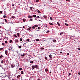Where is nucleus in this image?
I'll return each instance as SVG.
<instances>
[{
	"label": "nucleus",
	"instance_id": "f257e3e1",
	"mask_svg": "<svg viewBox=\"0 0 80 80\" xmlns=\"http://www.w3.org/2000/svg\"><path fill=\"white\" fill-rule=\"evenodd\" d=\"M35 68H36L37 69H38V68H38V65H36L35 66Z\"/></svg>",
	"mask_w": 80,
	"mask_h": 80
},
{
	"label": "nucleus",
	"instance_id": "f03ea898",
	"mask_svg": "<svg viewBox=\"0 0 80 80\" xmlns=\"http://www.w3.org/2000/svg\"><path fill=\"white\" fill-rule=\"evenodd\" d=\"M5 53L6 55H8V51H7V50L6 51H5Z\"/></svg>",
	"mask_w": 80,
	"mask_h": 80
},
{
	"label": "nucleus",
	"instance_id": "7ed1b4c3",
	"mask_svg": "<svg viewBox=\"0 0 80 80\" xmlns=\"http://www.w3.org/2000/svg\"><path fill=\"white\" fill-rule=\"evenodd\" d=\"M31 29H32V27H30L28 28L27 30L28 31H30V30H31Z\"/></svg>",
	"mask_w": 80,
	"mask_h": 80
},
{
	"label": "nucleus",
	"instance_id": "20e7f679",
	"mask_svg": "<svg viewBox=\"0 0 80 80\" xmlns=\"http://www.w3.org/2000/svg\"><path fill=\"white\" fill-rule=\"evenodd\" d=\"M15 42L16 43H18V39H16L15 40Z\"/></svg>",
	"mask_w": 80,
	"mask_h": 80
},
{
	"label": "nucleus",
	"instance_id": "39448f33",
	"mask_svg": "<svg viewBox=\"0 0 80 80\" xmlns=\"http://www.w3.org/2000/svg\"><path fill=\"white\" fill-rule=\"evenodd\" d=\"M35 68V66L32 65V69H34Z\"/></svg>",
	"mask_w": 80,
	"mask_h": 80
},
{
	"label": "nucleus",
	"instance_id": "423d86ee",
	"mask_svg": "<svg viewBox=\"0 0 80 80\" xmlns=\"http://www.w3.org/2000/svg\"><path fill=\"white\" fill-rule=\"evenodd\" d=\"M20 71L18 70H17L16 73H19L20 72Z\"/></svg>",
	"mask_w": 80,
	"mask_h": 80
},
{
	"label": "nucleus",
	"instance_id": "0eeeda50",
	"mask_svg": "<svg viewBox=\"0 0 80 80\" xmlns=\"http://www.w3.org/2000/svg\"><path fill=\"white\" fill-rule=\"evenodd\" d=\"M32 17H33V16H29L28 17V18H32Z\"/></svg>",
	"mask_w": 80,
	"mask_h": 80
},
{
	"label": "nucleus",
	"instance_id": "6e6552de",
	"mask_svg": "<svg viewBox=\"0 0 80 80\" xmlns=\"http://www.w3.org/2000/svg\"><path fill=\"white\" fill-rule=\"evenodd\" d=\"M49 24L50 25H53V24L51 22H49Z\"/></svg>",
	"mask_w": 80,
	"mask_h": 80
},
{
	"label": "nucleus",
	"instance_id": "1a4fd4ad",
	"mask_svg": "<svg viewBox=\"0 0 80 80\" xmlns=\"http://www.w3.org/2000/svg\"><path fill=\"white\" fill-rule=\"evenodd\" d=\"M25 55H26V54H23V55H21V57H24V56H25Z\"/></svg>",
	"mask_w": 80,
	"mask_h": 80
},
{
	"label": "nucleus",
	"instance_id": "9d476101",
	"mask_svg": "<svg viewBox=\"0 0 80 80\" xmlns=\"http://www.w3.org/2000/svg\"><path fill=\"white\" fill-rule=\"evenodd\" d=\"M3 62H4V61L3 60L1 61V62L2 64L3 63Z\"/></svg>",
	"mask_w": 80,
	"mask_h": 80
},
{
	"label": "nucleus",
	"instance_id": "9b49d317",
	"mask_svg": "<svg viewBox=\"0 0 80 80\" xmlns=\"http://www.w3.org/2000/svg\"><path fill=\"white\" fill-rule=\"evenodd\" d=\"M11 18H15V17L14 16H12Z\"/></svg>",
	"mask_w": 80,
	"mask_h": 80
},
{
	"label": "nucleus",
	"instance_id": "f8f14e48",
	"mask_svg": "<svg viewBox=\"0 0 80 80\" xmlns=\"http://www.w3.org/2000/svg\"><path fill=\"white\" fill-rule=\"evenodd\" d=\"M53 42H54V43H56V42H57V41H56L55 39H54L53 40Z\"/></svg>",
	"mask_w": 80,
	"mask_h": 80
},
{
	"label": "nucleus",
	"instance_id": "ddd939ff",
	"mask_svg": "<svg viewBox=\"0 0 80 80\" xmlns=\"http://www.w3.org/2000/svg\"><path fill=\"white\" fill-rule=\"evenodd\" d=\"M20 75H18L17 76V78H20Z\"/></svg>",
	"mask_w": 80,
	"mask_h": 80
},
{
	"label": "nucleus",
	"instance_id": "4468645a",
	"mask_svg": "<svg viewBox=\"0 0 80 80\" xmlns=\"http://www.w3.org/2000/svg\"><path fill=\"white\" fill-rule=\"evenodd\" d=\"M50 19L51 20H53V19L51 17H50Z\"/></svg>",
	"mask_w": 80,
	"mask_h": 80
},
{
	"label": "nucleus",
	"instance_id": "2eb2a0df",
	"mask_svg": "<svg viewBox=\"0 0 80 80\" xmlns=\"http://www.w3.org/2000/svg\"><path fill=\"white\" fill-rule=\"evenodd\" d=\"M57 23L58 25V26H60V23H59V22H57Z\"/></svg>",
	"mask_w": 80,
	"mask_h": 80
},
{
	"label": "nucleus",
	"instance_id": "dca6fc26",
	"mask_svg": "<svg viewBox=\"0 0 80 80\" xmlns=\"http://www.w3.org/2000/svg\"><path fill=\"white\" fill-rule=\"evenodd\" d=\"M30 10H32V11H33V10L32 8H33V7H30Z\"/></svg>",
	"mask_w": 80,
	"mask_h": 80
},
{
	"label": "nucleus",
	"instance_id": "f3484780",
	"mask_svg": "<svg viewBox=\"0 0 80 80\" xmlns=\"http://www.w3.org/2000/svg\"><path fill=\"white\" fill-rule=\"evenodd\" d=\"M38 13H41V12H40L39 10H38Z\"/></svg>",
	"mask_w": 80,
	"mask_h": 80
},
{
	"label": "nucleus",
	"instance_id": "a211bd4d",
	"mask_svg": "<svg viewBox=\"0 0 80 80\" xmlns=\"http://www.w3.org/2000/svg\"><path fill=\"white\" fill-rule=\"evenodd\" d=\"M19 70H22V68H19Z\"/></svg>",
	"mask_w": 80,
	"mask_h": 80
},
{
	"label": "nucleus",
	"instance_id": "6ab92c4d",
	"mask_svg": "<svg viewBox=\"0 0 80 80\" xmlns=\"http://www.w3.org/2000/svg\"><path fill=\"white\" fill-rule=\"evenodd\" d=\"M14 37H15L16 38H17V36L15 34L14 35Z\"/></svg>",
	"mask_w": 80,
	"mask_h": 80
},
{
	"label": "nucleus",
	"instance_id": "aec40b11",
	"mask_svg": "<svg viewBox=\"0 0 80 80\" xmlns=\"http://www.w3.org/2000/svg\"><path fill=\"white\" fill-rule=\"evenodd\" d=\"M30 63H33V61H30Z\"/></svg>",
	"mask_w": 80,
	"mask_h": 80
},
{
	"label": "nucleus",
	"instance_id": "412c9836",
	"mask_svg": "<svg viewBox=\"0 0 80 80\" xmlns=\"http://www.w3.org/2000/svg\"><path fill=\"white\" fill-rule=\"evenodd\" d=\"M33 17L35 18V17H37V16H36V15H33L32 17Z\"/></svg>",
	"mask_w": 80,
	"mask_h": 80
},
{
	"label": "nucleus",
	"instance_id": "4be33fe9",
	"mask_svg": "<svg viewBox=\"0 0 80 80\" xmlns=\"http://www.w3.org/2000/svg\"><path fill=\"white\" fill-rule=\"evenodd\" d=\"M21 74H23V71H22L21 73Z\"/></svg>",
	"mask_w": 80,
	"mask_h": 80
},
{
	"label": "nucleus",
	"instance_id": "5701e85b",
	"mask_svg": "<svg viewBox=\"0 0 80 80\" xmlns=\"http://www.w3.org/2000/svg\"><path fill=\"white\" fill-rule=\"evenodd\" d=\"M22 20H23V22H25V20H26L25 19H22Z\"/></svg>",
	"mask_w": 80,
	"mask_h": 80
},
{
	"label": "nucleus",
	"instance_id": "b1692460",
	"mask_svg": "<svg viewBox=\"0 0 80 80\" xmlns=\"http://www.w3.org/2000/svg\"><path fill=\"white\" fill-rule=\"evenodd\" d=\"M11 68H13L14 67V66L13 65H11Z\"/></svg>",
	"mask_w": 80,
	"mask_h": 80
},
{
	"label": "nucleus",
	"instance_id": "393cba45",
	"mask_svg": "<svg viewBox=\"0 0 80 80\" xmlns=\"http://www.w3.org/2000/svg\"><path fill=\"white\" fill-rule=\"evenodd\" d=\"M12 42V40H11L9 41V43H11Z\"/></svg>",
	"mask_w": 80,
	"mask_h": 80
},
{
	"label": "nucleus",
	"instance_id": "a878e982",
	"mask_svg": "<svg viewBox=\"0 0 80 80\" xmlns=\"http://www.w3.org/2000/svg\"><path fill=\"white\" fill-rule=\"evenodd\" d=\"M49 57L50 58H52V55H51V54H50L49 55Z\"/></svg>",
	"mask_w": 80,
	"mask_h": 80
},
{
	"label": "nucleus",
	"instance_id": "bb28decb",
	"mask_svg": "<svg viewBox=\"0 0 80 80\" xmlns=\"http://www.w3.org/2000/svg\"><path fill=\"white\" fill-rule=\"evenodd\" d=\"M45 72H48V69L47 68L45 70Z\"/></svg>",
	"mask_w": 80,
	"mask_h": 80
},
{
	"label": "nucleus",
	"instance_id": "cd10ccee",
	"mask_svg": "<svg viewBox=\"0 0 80 80\" xmlns=\"http://www.w3.org/2000/svg\"><path fill=\"white\" fill-rule=\"evenodd\" d=\"M45 58L46 60H48V59L47 58V57H45Z\"/></svg>",
	"mask_w": 80,
	"mask_h": 80
},
{
	"label": "nucleus",
	"instance_id": "c85d7f7f",
	"mask_svg": "<svg viewBox=\"0 0 80 80\" xmlns=\"http://www.w3.org/2000/svg\"><path fill=\"white\" fill-rule=\"evenodd\" d=\"M65 25H66V26H68V24L67 23H65Z\"/></svg>",
	"mask_w": 80,
	"mask_h": 80
},
{
	"label": "nucleus",
	"instance_id": "c756f323",
	"mask_svg": "<svg viewBox=\"0 0 80 80\" xmlns=\"http://www.w3.org/2000/svg\"><path fill=\"white\" fill-rule=\"evenodd\" d=\"M32 28H33V29H34V28H35V26H34L32 27Z\"/></svg>",
	"mask_w": 80,
	"mask_h": 80
},
{
	"label": "nucleus",
	"instance_id": "7c9ffc66",
	"mask_svg": "<svg viewBox=\"0 0 80 80\" xmlns=\"http://www.w3.org/2000/svg\"><path fill=\"white\" fill-rule=\"evenodd\" d=\"M6 17H7V16L4 15V16H3V18H6Z\"/></svg>",
	"mask_w": 80,
	"mask_h": 80
},
{
	"label": "nucleus",
	"instance_id": "2f4dec72",
	"mask_svg": "<svg viewBox=\"0 0 80 80\" xmlns=\"http://www.w3.org/2000/svg\"><path fill=\"white\" fill-rule=\"evenodd\" d=\"M39 39H36V41H39Z\"/></svg>",
	"mask_w": 80,
	"mask_h": 80
},
{
	"label": "nucleus",
	"instance_id": "473e14b6",
	"mask_svg": "<svg viewBox=\"0 0 80 80\" xmlns=\"http://www.w3.org/2000/svg\"><path fill=\"white\" fill-rule=\"evenodd\" d=\"M17 35H18V37H19L20 36V34H19V33H17Z\"/></svg>",
	"mask_w": 80,
	"mask_h": 80
},
{
	"label": "nucleus",
	"instance_id": "72a5a7b5",
	"mask_svg": "<svg viewBox=\"0 0 80 80\" xmlns=\"http://www.w3.org/2000/svg\"><path fill=\"white\" fill-rule=\"evenodd\" d=\"M3 57V55H1V56H0V58H2Z\"/></svg>",
	"mask_w": 80,
	"mask_h": 80
},
{
	"label": "nucleus",
	"instance_id": "f704fd0d",
	"mask_svg": "<svg viewBox=\"0 0 80 80\" xmlns=\"http://www.w3.org/2000/svg\"><path fill=\"white\" fill-rule=\"evenodd\" d=\"M22 38H20V42H22Z\"/></svg>",
	"mask_w": 80,
	"mask_h": 80
},
{
	"label": "nucleus",
	"instance_id": "c9c22d12",
	"mask_svg": "<svg viewBox=\"0 0 80 80\" xmlns=\"http://www.w3.org/2000/svg\"><path fill=\"white\" fill-rule=\"evenodd\" d=\"M43 17H44V18H47V16L44 15L43 16Z\"/></svg>",
	"mask_w": 80,
	"mask_h": 80
},
{
	"label": "nucleus",
	"instance_id": "e433bc0d",
	"mask_svg": "<svg viewBox=\"0 0 80 80\" xmlns=\"http://www.w3.org/2000/svg\"><path fill=\"white\" fill-rule=\"evenodd\" d=\"M29 40H30V39H27L26 41L27 42H28V41H29Z\"/></svg>",
	"mask_w": 80,
	"mask_h": 80
},
{
	"label": "nucleus",
	"instance_id": "4c0bfd02",
	"mask_svg": "<svg viewBox=\"0 0 80 80\" xmlns=\"http://www.w3.org/2000/svg\"><path fill=\"white\" fill-rule=\"evenodd\" d=\"M2 49H3V48H0V50H2Z\"/></svg>",
	"mask_w": 80,
	"mask_h": 80
},
{
	"label": "nucleus",
	"instance_id": "58836bf2",
	"mask_svg": "<svg viewBox=\"0 0 80 80\" xmlns=\"http://www.w3.org/2000/svg\"><path fill=\"white\" fill-rule=\"evenodd\" d=\"M34 27H38V25H34Z\"/></svg>",
	"mask_w": 80,
	"mask_h": 80
},
{
	"label": "nucleus",
	"instance_id": "ea45409f",
	"mask_svg": "<svg viewBox=\"0 0 80 80\" xmlns=\"http://www.w3.org/2000/svg\"><path fill=\"white\" fill-rule=\"evenodd\" d=\"M36 2H39V0H36Z\"/></svg>",
	"mask_w": 80,
	"mask_h": 80
},
{
	"label": "nucleus",
	"instance_id": "a19ab883",
	"mask_svg": "<svg viewBox=\"0 0 80 80\" xmlns=\"http://www.w3.org/2000/svg\"><path fill=\"white\" fill-rule=\"evenodd\" d=\"M18 47L19 48H22V46H18Z\"/></svg>",
	"mask_w": 80,
	"mask_h": 80
},
{
	"label": "nucleus",
	"instance_id": "79ce46f5",
	"mask_svg": "<svg viewBox=\"0 0 80 80\" xmlns=\"http://www.w3.org/2000/svg\"><path fill=\"white\" fill-rule=\"evenodd\" d=\"M48 32H49V31H47L46 32V33H48Z\"/></svg>",
	"mask_w": 80,
	"mask_h": 80
},
{
	"label": "nucleus",
	"instance_id": "37998d69",
	"mask_svg": "<svg viewBox=\"0 0 80 80\" xmlns=\"http://www.w3.org/2000/svg\"><path fill=\"white\" fill-rule=\"evenodd\" d=\"M36 18H40L39 17V16H37Z\"/></svg>",
	"mask_w": 80,
	"mask_h": 80
},
{
	"label": "nucleus",
	"instance_id": "c03bdc74",
	"mask_svg": "<svg viewBox=\"0 0 80 80\" xmlns=\"http://www.w3.org/2000/svg\"><path fill=\"white\" fill-rule=\"evenodd\" d=\"M33 19H30V21H32Z\"/></svg>",
	"mask_w": 80,
	"mask_h": 80
},
{
	"label": "nucleus",
	"instance_id": "a18cd8bd",
	"mask_svg": "<svg viewBox=\"0 0 80 80\" xmlns=\"http://www.w3.org/2000/svg\"><path fill=\"white\" fill-rule=\"evenodd\" d=\"M4 20L6 22H7V19H5Z\"/></svg>",
	"mask_w": 80,
	"mask_h": 80
},
{
	"label": "nucleus",
	"instance_id": "49530a36",
	"mask_svg": "<svg viewBox=\"0 0 80 80\" xmlns=\"http://www.w3.org/2000/svg\"><path fill=\"white\" fill-rule=\"evenodd\" d=\"M62 33H63V32H61L60 33V35H62Z\"/></svg>",
	"mask_w": 80,
	"mask_h": 80
},
{
	"label": "nucleus",
	"instance_id": "de8ad7c7",
	"mask_svg": "<svg viewBox=\"0 0 80 80\" xmlns=\"http://www.w3.org/2000/svg\"><path fill=\"white\" fill-rule=\"evenodd\" d=\"M5 43H7V41H5Z\"/></svg>",
	"mask_w": 80,
	"mask_h": 80
},
{
	"label": "nucleus",
	"instance_id": "09e8293b",
	"mask_svg": "<svg viewBox=\"0 0 80 80\" xmlns=\"http://www.w3.org/2000/svg\"><path fill=\"white\" fill-rule=\"evenodd\" d=\"M2 45H4V43H2Z\"/></svg>",
	"mask_w": 80,
	"mask_h": 80
},
{
	"label": "nucleus",
	"instance_id": "8fccbe9b",
	"mask_svg": "<svg viewBox=\"0 0 80 80\" xmlns=\"http://www.w3.org/2000/svg\"><path fill=\"white\" fill-rule=\"evenodd\" d=\"M67 55H69V53H67Z\"/></svg>",
	"mask_w": 80,
	"mask_h": 80
},
{
	"label": "nucleus",
	"instance_id": "3c124183",
	"mask_svg": "<svg viewBox=\"0 0 80 80\" xmlns=\"http://www.w3.org/2000/svg\"><path fill=\"white\" fill-rule=\"evenodd\" d=\"M2 13V11H0V13Z\"/></svg>",
	"mask_w": 80,
	"mask_h": 80
},
{
	"label": "nucleus",
	"instance_id": "603ef678",
	"mask_svg": "<svg viewBox=\"0 0 80 80\" xmlns=\"http://www.w3.org/2000/svg\"><path fill=\"white\" fill-rule=\"evenodd\" d=\"M78 50H80V48H78Z\"/></svg>",
	"mask_w": 80,
	"mask_h": 80
},
{
	"label": "nucleus",
	"instance_id": "864d4df0",
	"mask_svg": "<svg viewBox=\"0 0 80 80\" xmlns=\"http://www.w3.org/2000/svg\"><path fill=\"white\" fill-rule=\"evenodd\" d=\"M65 22H67V20H66L65 21Z\"/></svg>",
	"mask_w": 80,
	"mask_h": 80
},
{
	"label": "nucleus",
	"instance_id": "5fc2aeb1",
	"mask_svg": "<svg viewBox=\"0 0 80 80\" xmlns=\"http://www.w3.org/2000/svg\"><path fill=\"white\" fill-rule=\"evenodd\" d=\"M22 28H25V26H23V27H22Z\"/></svg>",
	"mask_w": 80,
	"mask_h": 80
},
{
	"label": "nucleus",
	"instance_id": "6e6d98bb",
	"mask_svg": "<svg viewBox=\"0 0 80 80\" xmlns=\"http://www.w3.org/2000/svg\"><path fill=\"white\" fill-rule=\"evenodd\" d=\"M42 48V50H43V49H44V48Z\"/></svg>",
	"mask_w": 80,
	"mask_h": 80
},
{
	"label": "nucleus",
	"instance_id": "4d7b16f0",
	"mask_svg": "<svg viewBox=\"0 0 80 80\" xmlns=\"http://www.w3.org/2000/svg\"><path fill=\"white\" fill-rule=\"evenodd\" d=\"M38 29H40V27H38Z\"/></svg>",
	"mask_w": 80,
	"mask_h": 80
},
{
	"label": "nucleus",
	"instance_id": "13d9d810",
	"mask_svg": "<svg viewBox=\"0 0 80 80\" xmlns=\"http://www.w3.org/2000/svg\"><path fill=\"white\" fill-rule=\"evenodd\" d=\"M78 75H80V72L78 73Z\"/></svg>",
	"mask_w": 80,
	"mask_h": 80
},
{
	"label": "nucleus",
	"instance_id": "bf43d9fd",
	"mask_svg": "<svg viewBox=\"0 0 80 80\" xmlns=\"http://www.w3.org/2000/svg\"><path fill=\"white\" fill-rule=\"evenodd\" d=\"M12 7H13V6H14V4H12Z\"/></svg>",
	"mask_w": 80,
	"mask_h": 80
},
{
	"label": "nucleus",
	"instance_id": "052dcab7",
	"mask_svg": "<svg viewBox=\"0 0 80 80\" xmlns=\"http://www.w3.org/2000/svg\"><path fill=\"white\" fill-rule=\"evenodd\" d=\"M69 75H71V73H69Z\"/></svg>",
	"mask_w": 80,
	"mask_h": 80
},
{
	"label": "nucleus",
	"instance_id": "680f3d73",
	"mask_svg": "<svg viewBox=\"0 0 80 80\" xmlns=\"http://www.w3.org/2000/svg\"><path fill=\"white\" fill-rule=\"evenodd\" d=\"M62 53V52H60V53Z\"/></svg>",
	"mask_w": 80,
	"mask_h": 80
},
{
	"label": "nucleus",
	"instance_id": "e2e57ef3",
	"mask_svg": "<svg viewBox=\"0 0 80 80\" xmlns=\"http://www.w3.org/2000/svg\"><path fill=\"white\" fill-rule=\"evenodd\" d=\"M12 80H15V79H13H13H12Z\"/></svg>",
	"mask_w": 80,
	"mask_h": 80
},
{
	"label": "nucleus",
	"instance_id": "0e129e2a",
	"mask_svg": "<svg viewBox=\"0 0 80 80\" xmlns=\"http://www.w3.org/2000/svg\"><path fill=\"white\" fill-rule=\"evenodd\" d=\"M66 0L67 1V2L68 1V0Z\"/></svg>",
	"mask_w": 80,
	"mask_h": 80
},
{
	"label": "nucleus",
	"instance_id": "69168bd1",
	"mask_svg": "<svg viewBox=\"0 0 80 80\" xmlns=\"http://www.w3.org/2000/svg\"><path fill=\"white\" fill-rule=\"evenodd\" d=\"M16 52H17V53H18V51H16Z\"/></svg>",
	"mask_w": 80,
	"mask_h": 80
},
{
	"label": "nucleus",
	"instance_id": "338daca9",
	"mask_svg": "<svg viewBox=\"0 0 80 80\" xmlns=\"http://www.w3.org/2000/svg\"><path fill=\"white\" fill-rule=\"evenodd\" d=\"M0 28H2V26H0Z\"/></svg>",
	"mask_w": 80,
	"mask_h": 80
},
{
	"label": "nucleus",
	"instance_id": "774afa93",
	"mask_svg": "<svg viewBox=\"0 0 80 80\" xmlns=\"http://www.w3.org/2000/svg\"><path fill=\"white\" fill-rule=\"evenodd\" d=\"M20 5V4H18V5Z\"/></svg>",
	"mask_w": 80,
	"mask_h": 80
}]
</instances>
